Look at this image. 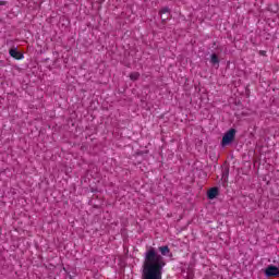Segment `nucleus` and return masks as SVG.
<instances>
[{
  "label": "nucleus",
  "instance_id": "1",
  "mask_svg": "<svg viewBox=\"0 0 279 279\" xmlns=\"http://www.w3.org/2000/svg\"><path fill=\"white\" fill-rule=\"evenodd\" d=\"M167 265L165 257L150 247L144 256L142 279H162V269Z\"/></svg>",
  "mask_w": 279,
  "mask_h": 279
},
{
  "label": "nucleus",
  "instance_id": "2",
  "mask_svg": "<svg viewBox=\"0 0 279 279\" xmlns=\"http://www.w3.org/2000/svg\"><path fill=\"white\" fill-rule=\"evenodd\" d=\"M235 136H236V129H230L229 131H227L222 136V141H221L222 147H228V145H231Z\"/></svg>",
  "mask_w": 279,
  "mask_h": 279
},
{
  "label": "nucleus",
  "instance_id": "3",
  "mask_svg": "<svg viewBox=\"0 0 279 279\" xmlns=\"http://www.w3.org/2000/svg\"><path fill=\"white\" fill-rule=\"evenodd\" d=\"M264 275L266 278H279V268L275 265H268L264 269Z\"/></svg>",
  "mask_w": 279,
  "mask_h": 279
},
{
  "label": "nucleus",
  "instance_id": "4",
  "mask_svg": "<svg viewBox=\"0 0 279 279\" xmlns=\"http://www.w3.org/2000/svg\"><path fill=\"white\" fill-rule=\"evenodd\" d=\"M159 14L161 16V21L162 23H167V21H169V19H171V11L169 10V8H163L159 11Z\"/></svg>",
  "mask_w": 279,
  "mask_h": 279
},
{
  "label": "nucleus",
  "instance_id": "5",
  "mask_svg": "<svg viewBox=\"0 0 279 279\" xmlns=\"http://www.w3.org/2000/svg\"><path fill=\"white\" fill-rule=\"evenodd\" d=\"M9 54L11 58H14V60H23L24 56L23 52L19 51V48L13 47L9 50Z\"/></svg>",
  "mask_w": 279,
  "mask_h": 279
},
{
  "label": "nucleus",
  "instance_id": "6",
  "mask_svg": "<svg viewBox=\"0 0 279 279\" xmlns=\"http://www.w3.org/2000/svg\"><path fill=\"white\" fill-rule=\"evenodd\" d=\"M219 195V187H211L207 192L208 199H215Z\"/></svg>",
  "mask_w": 279,
  "mask_h": 279
},
{
  "label": "nucleus",
  "instance_id": "7",
  "mask_svg": "<svg viewBox=\"0 0 279 279\" xmlns=\"http://www.w3.org/2000/svg\"><path fill=\"white\" fill-rule=\"evenodd\" d=\"M159 252L161 256H169V253L171 252V250H169L168 245H165L159 247Z\"/></svg>",
  "mask_w": 279,
  "mask_h": 279
},
{
  "label": "nucleus",
  "instance_id": "8",
  "mask_svg": "<svg viewBox=\"0 0 279 279\" xmlns=\"http://www.w3.org/2000/svg\"><path fill=\"white\" fill-rule=\"evenodd\" d=\"M230 175V168L229 167H225L222 170V180L225 182H228V177Z\"/></svg>",
  "mask_w": 279,
  "mask_h": 279
},
{
  "label": "nucleus",
  "instance_id": "9",
  "mask_svg": "<svg viewBox=\"0 0 279 279\" xmlns=\"http://www.w3.org/2000/svg\"><path fill=\"white\" fill-rule=\"evenodd\" d=\"M210 62L211 64L215 66L216 64H219V57L217 56V53H213L210 56Z\"/></svg>",
  "mask_w": 279,
  "mask_h": 279
},
{
  "label": "nucleus",
  "instance_id": "10",
  "mask_svg": "<svg viewBox=\"0 0 279 279\" xmlns=\"http://www.w3.org/2000/svg\"><path fill=\"white\" fill-rule=\"evenodd\" d=\"M141 77V74L138 72H133L130 74V80H132V82H136V80H138Z\"/></svg>",
  "mask_w": 279,
  "mask_h": 279
},
{
  "label": "nucleus",
  "instance_id": "11",
  "mask_svg": "<svg viewBox=\"0 0 279 279\" xmlns=\"http://www.w3.org/2000/svg\"><path fill=\"white\" fill-rule=\"evenodd\" d=\"M7 1H0V5H7Z\"/></svg>",
  "mask_w": 279,
  "mask_h": 279
}]
</instances>
